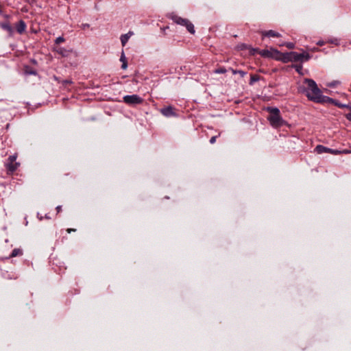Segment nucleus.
I'll return each mask as SVG.
<instances>
[{
  "label": "nucleus",
  "instance_id": "1",
  "mask_svg": "<svg viewBox=\"0 0 351 351\" xmlns=\"http://www.w3.org/2000/svg\"><path fill=\"white\" fill-rule=\"evenodd\" d=\"M304 82L307 85L304 92L306 93V96L309 100L319 104H324L326 102V100L328 99V97L322 94L321 90L318 88L317 84L313 80L306 78L304 79Z\"/></svg>",
  "mask_w": 351,
  "mask_h": 351
},
{
  "label": "nucleus",
  "instance_id": "2",
  "mask_svg": "<svg viewBox=\"0 0 351 351\" xmlns=\"http://www.w3.org/2000/svg\"><path fill=\"white\" fill-rule=\"evenodd\" d=\"M267 111L269 112L267 120L273 128H278L287 124L286 121L282 118L280 110L278 108L268 107Z\"/></svg>",
  "mask_w": 351,
  "mask_h": 351
},
{
  "label": "nucleus",
  "instance_id": "3",
  "mask_svg": "<svg viewBox=\"0 0 351 351\" xmlns=\"http://www.w3.org/2000/svg\"><path fill=\"white\" fill-rule=\"evenodd\" d=\"M168 18L171 19L175 23L186 27L187 31L192 34L195 32L193 24L187 19H183L174 13L168 15Z\"/></svg>",
  "mask_w": 351,
  "mask_h": 351
},
{
  "label": "nucleus",
  "instance_id": "4",
  "mask_svg": "<svg viewBox=\"0 0 351 351\" xmlns=\"http://www.w3.org/2000/svg\"><path fill=\"white\" fill-rule=\"evenodd\" d=\"M311 56L307 52L302 50V53L291 51V62H300L301 63L307 62L311 58Z\"/></svg>",
  "mask_w": 351,
  "mask_h": 351
},
{
  "label": "nucleus",
  "instance_id": "5",
  "mask_svg": "<svg viewBox=\"0 0 351 351\" xmlns=\"http://www.w3.org/2000/svg\"><path fill=\"white\" fill-rule=\"evenodd\" d=\"M315 150L318 154L330 153V154H332L335 155L351 153V151L348 150V149H343L342 151H340L338 149H332L326 147L322 145H317L315 147Z\"/></svg>",
  "mask_w": 351,
  "mask_h": 351
},
{
  "label": "nucleus",
  "instance_id": "6",
  "mask_svg": "<svg viewBox=\"0 0 351 351\" xmlns=\"http://www.w3.org/2000/svg\"><path fill=\"white\" fill-rule=\"evenodd\" d=\"M16 156H10L8 158V162L6 163L7 173L12 175L19 167L20 163L16 162Z\"/></svg>",
  "mask_w": 351,
  "mask_h": 351
},
{
  "label": "nucleus",
  "instance_id": "7",
  "mask_svg": "<svg viewBox=\"0 0 351 351\" xmlns=\"http://www.w3.org/2000/svg\"><path fill=\"white\" fill-rule=\"evenodd\" d=\"M123 101L128 105L134 106L142 104L143 102V99L138 95H131L124 96Z\"/></svg>",
  "mask_w": 351,
  "mask_h": 351
},
{
  "label": "nucleus",
  "instance_id": "8",
  "mask_svg": "<svg viewBox=\"0 0 351 351\" xmlns=\"http://www.w3.org/2000/svg\"><path fill=\"white\" fill-rule=\"evenodd\" d=\"M275 53V60L282 61L284 63L291 62V51L281 53L278 50H274Z\"/></svg>",
  "mask_w": 351,
  "mask_h": 351
},
{
  "label": "nucleus",
  "instance_id": "9",
  "mask_svg": "<svg viewBox=\"0 0 351 351\" xmlns=\"http://www.w3.org/2000/svg\"><path fill=\"white\" fill-rule=\"evenodd\" d=\"M160 113L166 117H177L176 108L172 106H168L160 110Z\"/></svg>",
  "mask_w": 351,
  "mask_h": 351
},
{
  "label": "nucleus",
  "instance_id": "10",
  "mask_svg": "<svg viewBox=\"0 0 351 351\" xmlns=\"http://www.w3.org/2000/svg\"><path fill=\"white\" fill-rule=\"evenodd\" d=\"M252 50L254 52L258 53L263 58H271L275 59L276 55L274 51V50H276L275 49H271V50H268V49L259 50L258 49H252Z\"/></svg>",
  "mask_w": 351,
  "mask_h": 351
},
{
  "label": "nucleus",
  "instance_id": "11",
  "mask_svg": "<svg viewBox=\"0 0 351 351\" xmlns=\"http://www.w3.org/2000/svg\"><path fill=\"white\" fill-rule=\"evenodd\" d=\"M259 33L262 35L263 38L264 37H268V38H270V37H276V38H279L281 36V34L274 30H263V31H260Z\"/></svg>",
  "mask_w": 351,
  "mask_h": 351
},
{
  "label": "nucleus",
  "instance_id": "12",
  "mask_svg": "<svg viewBox=\"0 0 351 351\" xmlns=\"http://www.w3.org/2000/svg\"><path fill=\"white\" fill-rule=\"evenodd\" d=\"M0 27L3 30L6 31L8 33L10 36H13V34H14V29L11 26V25H10L9 21H5V22L0 23Z\"/></svg>",
  "mask_w": 351,
  "mask_h": 351
},
{
  "label": "nucleus",
  "instance_id": "13",
  "mask_svg": "<svg viewBox=\"0 0 351 351\" xmlns=\"http://www.w3.org/2000/svg\"><path fill=\"white\" fill-rule=\"evenodd\" d=\"M15 28L19 34H23L25 32L27 28L25 22L23 20H20L17 23H16Z\"/></svg>",
  "mask_w": 351,
  "mask_h": 351
},
{
  "label": "nucleus",
  "instance_id": "14",
  "mask_svg": "<svg viewBox=\"0 0 351 351\" xmlns=\"http://www.w3.org/2000/svg\"><path fill=\"white\" fill-rule=\"evenodd\" d=\"M327 99H328L326 100L325 103L332 104L335 106H337V107H339L340 108H348L349 107L348 105L341 104L339 101H337L336 99H334L332 98H330L329 97H328Z\"/></svg>",
  "mask_w": 351,
  "mask_h": 351
},
{
  "label": "nucleus",
  "instance_id": "15",
  "mask_svg": "<svg viewBox=\"0 0 351 351\" xmlns=\"http://www.w3.org/2000/svg\"><path fill=\"white\" fill-rule=\"evenodd\" d=\"M54 51L62 57H67L72 52V50H68L63 47H57L54 49Z\"/></svg>",
  "mask_w": 351,
  "mask_h": 351
},
{
  "label": "nucleus",
  "instance_id": "16",
  "mask_svg": "<svg viewBox=\"0 0 351 351\" xmlns=\"http://www.w3.org/2000/svg\"><path fill=\"white\" fill-rule=\"evenodd\" d=\"M23 254V250L21 248H15L12 251L11 254L6 258L9 259L16 256H21Z\"/></svg>",
  "mask_w": 351,
  "mask_h": 351
},
{
  "label": "nucleus",
  "instance_id": "17",
  "mask_svg": "<svg viewBox=\"0 0 351 351\" xmlns=\"http://www.w3.org/2000/svg\"><path fill=\"white\" fill-rule=\"evenodd\" d=\"M2 277L5 279L8 280H12V279H16L17 276L13 273V272H9L8 271H2L1 273Z\"/></svg>",
  "mask_w": 351,
  "mask_h": 351
},
{
  "label": "nucleus",
  "instance_id": "18",
  "mask_svg": "<svg viewBox=\"0 0 351 351\" xmlns=\"http://www.w3.org/2000/svg\"><path fill=\"white\" fill-rule=\"evenodd\" d=\"M132 34L133 33L132 32H129L128 34L121 36L120 40L123 46L125 45Z\"/></svg>",
  "mask_w": 351,
  "mask_h": 351
},
{
  "label": "nucleus",
  "instance_id": "19",
  "mask_svg": "<svg viewBox=\"0 0 351 351\" xmlns=\"http://www.w3.org/2000/svg\"><path fill=\"white\" fill-rule=\"evenodd\" d=\"M261 79V77L258 75H256V74L251 75L249 84L253 85L255 82L259 81Z\"/></svg>",
  "mask_w": 351,
  "mask_h": 351
},
{
  "label": "nucleus",
  "instance_id": "20",
  "mask_svg": "<svg viewBox=\"0 0 351 351\" xmlns=\"http://www.w3.org/2000/svg\"><path fill=\"white\" fill-rule=\"evenodd\" d=\"M232 73L233 74H238V75H240V76L241 77H243L246 75L247 73L244 71H242V70H236V69H233L232 68H230L229 69Z\"/></svg>",
  "mask_w": 351,
  "mask_h": 351
},
{
  "label": "nucleus",
  "instance_id": "21",
  "mask_svg": "<svg viewBox=\"0 0 351 351\" xmlns=\"http://www.w3.org/2000/svg\"><path fill=\"white\" fill-rule=\"evenodd\" d=\"M120 61L122 62L121 69H125L128 67V62L123 52H122Z\"/></svg>",
  "mask_w": 351,
  "mask_h": 351
},
{
  "label": "nucleus",
  "instance_id": "22",
  "mask_svg": "<svg viewBox=\"0 0 351 351\" xmlns=\"http://www.w3.org/2000/svg\"><path fill=\"white\" fill-rule=\"evenodd\" d=\"M292 68H294L295 69V71L300 74V75H302V69H303V66L301 64H293L291 66Z\"/></svg>",
  "mask_w": 351,
  "mask_h": 351
},
{
  "label": "nucleus",
  "instance_id": "23",
  "mask_svg": "<svg viewBox=\"0 0 351 351\" xmlns=\"http://www.w3.org/2000/svg\"><path fill=\"white\" fill-rule=\"evenodd\" d=\"M25 73L27 74V75H37V72L36 70L30 68L29 66H27L25 68Z\"/></svg>",
  "mask_w": 351,
  "mask_h": 351
},
{
  "label": "nucleus",
  "instance_id": "24",
  "mask_svg": "<svg viewBox=\"0 0 351 351\" xmlns=\"http://www.w3.org/2000/svg\"><path fill=\"white\" fill-rule=\"evenodd\" d=\"M227 70L224 67H219L214 71L215 73L222 74L226 73Z\"/></svg>",
  "mask_w": 351,
  "mask_h": 351
},
{
  "label": "nucleus",
  "instance_id": "25",
  "mask_svg": "<svg viewBox=\"0 0 351 351\" xmlns=\"http://www.w3.org/2000/svg\"><path fill=\"white\" fill-rule=\"evenodd\" d=\"M64 40H65V39L64 38V37H62V36H59V37H58V38H56V40H55V43H56V45H59V44H60L61 43L64 42Z\"/></svg>",
  "mask_w": 351,
  "mask_h": 351
},
{
  "label": "nucleus",
  "instance_id": "26",
  "mask_svg": "<svg viewBox=\"0 0 351 351\" xmlns=\"http://www.w3.org/2000/svg\"><path fill=\"white\" fill-rule=\"evenodd\" d=\"M61 83L62 84L63 86H66L67 84H72L73 82L71 80H62L61 82Z\"/></svg>",
  "mask_w": 351,
  "mask_h": 351
},
{
  "label": "nucleus",
  "instance_id": "27",
  "mask_svg": "<svg viewBox=\"0 0 351 351\" xmlns=\"http://www.w3.org/2000/svg\"><path fill=\"white\" fill-rule=\"evenodd\" d=\"M340 82L339 81H333L332 82H330L328 86L330 87H335L337 85L339 84Z\"/></svg>",
  "mask_w": 351,
  "mask_h": 351
},
{
  "label": "nucleus",
  "instance_id": "28",
  "mask_svg": "<svg viewBox=\"0 0 351 351\" xmlns=\"http://www.w3.org/2000/svg\"><path fill=\"white\" fill-rule=\"evenodd\" d=\"M217 136H212V137L210 138V143L211 144L215 143V141H216V139H217Z\"/></svg>",
  "mask_w": 351,
  "mask_h": 351
},
{
  "label": "nucleus",
  "instance_id": "29",
  "mask_svg": "<svg viewBox=\"0 0 351 351\" xmlns=\"http://www.w3.org/2000/svg\"><path fill=\"white\" fill-rule=\"evenodd\" d=\"M66 232L70 234L71 232H76V229H75V228H67L66 229Z\"/></svg>",
  "mask_w": 351,
  "mask_h": 351
},
{
  "label": "nucleus",
  "instance_id": "30",
  "mask_svg": "<svg viewBox=\"0 0 351 351\" xmlns=\"http://www.w3.org/2000/svg\"><path fill=\"white\" fill-rule=\"evenodd\" d=\"M286 46L289 49H293L294 47V45L291 43H288Z\"/></svg>",
  "mask_w": 351,
  "mask_h": 351
},
{
  "label": "nucleus",
  "instance_id": "31",
  "mask_svg": "<svg viewBox=\"0 0 351 351\" xmlns=\"http://www.w3.org/2000/svg\"><path fill=\"white\" fill-rule=\"evenodd\" d=\"M329 42L332 43V44H335V45H339V42H338V40L337 39H335L334 40H330Z\"/></svg>",
  "mask_w": 351,
  "mask_h": 351
},
{
  "label": "nucleus",
  "instance_id": "32",
  "mask_svg": "<svg viewBox=\"0 0 351 351\" xmlns=\"http://www.w3.org/2000/svg\"><path fill=\"white\" fill-rule=\"evenodd\" d=\"M325 44V42L323 41V40H319L317 43V45H319V46H322Z\"/></svg>",
  "mask_w": 351,
  "mask_h": 351
},
{
  "label": "nucleus",
  "instance_id": "33",
  "mask_svg": "<svg viewBox=\"0 0 351 351\" xmlns=\"http://www.w3.org/2000/svg\"><path fill=\"white\" fill-rule=\"evenodd\" d=\"M56 210H57V213H60V212H61V211H62V206H56Z\"/></svg>",
  "mask_w": 351,
  "mask_h": 351
},
{
  "label": "nucleus",
  "instance_id": "34",
  "mask_svg": "<svg viewBox=\"0 0 351 351\" xmlns=\"http://www.w3.org/2000/svg\"><path fill=\"white\" fill-rule=\"evenodd\" d=\"M319 49L317 47H313L310 49V51L314 52V51H318Z\"/></svg>",
  "mask_w": 351,
  "mask_h": 351
},
{
  "label": "nucleus",
  "instance_id": "35",
  "mask_svg": "<svg viewBox=\"0 0 351 351\" xmlns=\"http://www.w3.org/2000/svg\"><path fill=\"white\" fill-rule=\"evenodd\" d=\"M3 17H4L5 19L8 20V19L10 18V15H9V14H4V15H3Z\"/></svg>",
  "mask_w": 351,
  "mask_h": 351
},
{
  "label": "nucleus",
  "instance_id": "36",
  "mask_svg": "<svg viewBox=\"0 0 351 351\" xmlns=\"http://www.w3.org/2000/svg\"><path fill=\"white\" fill-rule=\"evenodd\" d=\"M89 27V25L88 24H82V28L84 29H86V27Z\"/></svg>",
  "mask_w": 351,
  "mask_h": 351
},
{
  "label": "nucleus",
  "instance_id": "37",
  "mask_svg": "<svg viewBox=\"0 0 351 351\" xmlns=\"http://www.w3.org/2000/svg\"><path fill=\"white\" fill-rule=\"evenodd\" d=\"M45 219H50L51 217H50L47 214H46V215H45Z\"/></svg>",
  "mask_w": 351,
  "mask_h": 351
},
{
  "label": "nucleus",
  "instance_id": "38",
  "mask_svg": "<svg viewBox=\"0 0 351 351\" xmlns=\"http://www.w3.org/2000/svg\"><path fill=\"white\" fill-rule=\"evenodd\" d=\"M54 79H55L56 81H58V82H60L59 81L58 77H57L56 76H54Z\"/></svg>",
  "mask_w": 351,
  "mask_h": 351
}]
</instances>
